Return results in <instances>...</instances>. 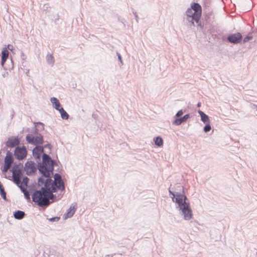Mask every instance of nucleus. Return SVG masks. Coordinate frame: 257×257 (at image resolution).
Segmentation results:
<instances>
[{
	"mask_svg": "<svg viewBox=\"0 0 257 257\" xmlns=\"http://www.w3.org/2000/svg\"><path fill=\"white\" fill-rule=\"evenodd\" d=\"M242 36L240 33L237 32L233 34H229L226 38H223V40L232 43L237 44L241 42Z\"/></svg>",
	"mask_w": 257,
	"mask_h": 257,
	"instance_id": "1a4fd4ad",
	"label": "nucleus"
},
{
	"mask_svg": "<svg viewBox=\"0 0 257 257\" xmlns=\"http://www.w3.org/2000/svg\"><path fill=\"white\" fill-rule=\"evenodd\" d=\"M155 145L157 147H161L163 145V140L160 136H157L154 138Z\"/></svg>",
	"mask_w": 257,
	"mask_h": 257,
	"instance_id": "412c9836",
	"label": "nucleus"
},
{
	"mask_svg": "<svg viewBox=\"0 0 257 257\" xmlns=\"http://www.w3.org/2000/svg\"><path fill=\"white\" fill-rule=\"evenodd\" d=\"M11 172L14 183L17 185L20 184V179L23 177L24 170L18 168L16 165H13L11 169Z\"/></svg>",
	"mask_w": 257,
	"mask_h": 257,
	"instance_id": "0eeeda50",
	"label": "nucleus"
},
{
	"mask_svg": "<svg viewBox=\"0 0 257 257\" xmlns=\"http://www.w3.org/2000/svg\"><path fill=\"white\" fill-rule=\"evenodd\" d=\"M58 111L60 112L61 117L63 119H67L69 118V114L64 110L63 107L60 108Z\"/></svg>",
	"mask_w": 257,
	"mask_h": 257,
	"instance_id": "4be33fe9",
	"label": "nucleus"
},
{
	"mask_svg": "<svg viewBox=\"0 0 257 257\" xmlns=\"http://www.w3.org/2000/svg\"><path fill=\"white\" fill-rule=\"evenodd\" d=\"M15 158L14 153L10 151H7L4 159V163L11 165L14 162Z\"/></svg>",
	"mask_w": 257,
	"mask_h": 257,
	"instance_id": "2eb2a0df",
	"label": "nucleus"
},
{
	"mask_svg": "<svg viewBox=\"0 0 257 257\" xmlns=\"http://www.w3.org/2000/svg\"><path fill=\"white\" fill-rule=\"evenodd\" d=\"M31 133L33 134L34 136H38L39 134H41L38 128L35 127L34 125V128L32 130Z\"/></svg>",
	"mask_w": 257,
	"mask_h": 257,
	"instance_id": "f704fd0d",
	"label": "nucleus"
},
{
	"mask_svg": "<svg viewBox=\"0 0 257 257\" xmlns=\"http://www.w3.org/2000/svg\"><path fill=\"white\" fill-rule=\"evenodd\" d=\"M252 108V109H256L257 110V105H255L254 104H253Z\"/></svg>",
	"mask_w": 257,
	"mask_h": 257,
	"instance_id": "8fccbe9b",
	"label": "nucleus"
},
{
	"mask_svg": "<svg viewBox=\"0 0 257 257\" xmlns=\"http://www.w3.org/2000/svg\"><path fill=\"white\" fill-rule=\"evenodd\" d=\"M7 60L6 59H3V58H1V64L2 67L4 68V69L7 70V69H12L14 68V61L12 60V59H11V67L9 66L8 67H6L5 64Z\"/></svg>",
	"mask_w": 257,
	"mask_h": 257,
	"instance_id": "aec40b11",
	"label": "nucleus"
},
{
	"mask_svg": "<svg viewBox=\"0 0 257 257\" xmlns=\"http://www.w3.org/2000/svg\"><path fill=\"white\" fill-rule=\"evenodd\" d=\"M8 47L10 50L12 51V48H13L12 46H11V45H8Z\"/></svg>",
	"mask_w": 257,
	"mask_h": 257,
	"instance_id": "3c124183",
	"label": "nucleus"
},
{
	"mask_svg": "<svg viewBox=\"0 0 257 257\" xmlns=\"http://www.w3.org/2000/svg\"><path fill=\"white\" fill-rule=\"evenodd\" d=\"M0 164H2V159L0 158Z\"/></svg>",
	"mask_w": 257,
	"mask_h": 257,
	"instance_id": "5fc2aeb1",
	"label": "nucleus"
},
{
	"mask_svg": "<svg viewBox=\"0 0 257 257\" xmlns=\"http://www.w3.org/2000/svg\"><path fill=\"white\" fill-rule=\"evenodd\" d=\"M28 151L25 146H17L14 151L15 158L19 160L25 159L27 157Z\"/></svg>",
	"mask_w": 257,
	"mask_h": 257,
	"instance_id": "6e6552de",
	"label": "nucleus"
},
{
	"mask_svg": "<svg viewBox=\"0 0 257 257\" xmlns=\"http://www.w3.org/2000/svg\"><path fill=\"white\" fill-rule=\"evenodd\" d=\"M45 179L44 186L41 188H45L47 191H51V192L55 193L57 191V182L53 181L50 177L47 176Z\"/></svg>",
	"mask_w": 257,
	"mask_h": 257,
	"instance_id": "9d476101",
	"label": "nucleus"
},
{
	"mask_svg": "<svg viewBox=\"0 0 257 257\" xmlns=\"http://www.w3.org/2000/svg\"><path fill=\"white\" fill-rule=\"evenodd\" d=\"M13 165H16L18 168H20L23 170L24 169V167L23 166V165L22 163L19 162L18 164L15 163Z\"/></svg>",
	"mask_w": 257,
	"mask_h": 257,
	"instance_id": "a19ab883",
	"label": "nucleus"
},
{
	"mask_svg": "<svg viewBox=\"0 0 257 257\" xmlns=\"http://www.w3.org/2000/svg\"><path fill=\"white\" fill-rule=\"evenodd\" d=\"M45 153L44 150L41 146H35L32 150V154L36 161L41 160L42 155Z\"/></svg>",
	"mask_w": 257,
	"mask_h": 257,
	"instance_id": "ddd939ff",
	"label": "nucleus"
},
{
	"mask_svg": "<svg viewBox=\"0 0 257 257\" xmlns=\"http://www.w3.org/2000/svg\"><path fill=\"white\" fill-rule=\"evenodd\" d=\"M76 210V208L74 206H71L67 209V212L64 214V218L65 219L71 217L75 213Z\"/></svg>",
	"mask_w": 257,
	"mask_h": 257,
	"instance_id": "a211bd4d",
	"label": "nucleus"
},
{
	"mask_svg": "<svg viewBox=\"0 0 257 257\" xmlns=\"http://www.w3.org/2000/svg\"><path fill=\"white\" fill-rule=\"evenodd\" d=\"M24 196H25V198L27 199H30V195L29 194V193L28 192V191H27V192H24Z\"/></svg>",
	"mask_w": 257,
	"mask_h": 257,
	"instance_id": "79ce46f5",
	"label": "nucleus"
},
{
	"mask_svg": "<svg viewBox=\"0 0 257 257\" xmlns=\"http://www.w3.org/2000/svg\"><path fill=\"white\" fill-rule=\"evenodd\" d=\"M3 153V151H1V149L0 150V155H1Z\"/></svg>",
	"mask_w": 257,
	"mask_h": 257,
	"instance_id": "4d7b16f0",
	"label": "nucleus"
},
{
	"mask_svg": "<svg viewBox=\"0 0 257 257\" xmlns=\"http://www.w3.org/2000/svg\"><path fill=\"white\" fill-rule=\"evenodd\" d=\"M191 117V115L189 113L186 114L183 116H180L176 118L173 121L172 124L175 125H179L182 123L185 122L187 120Z\"/></svg>",
	"mask_w": 257,
	"mask_h": 257,
	"instance_id": "4468645a",
	"label": "nucleus"
},
{
	"mask_svg": "<svg viewBox=\"0 0 257 257\" xmlns=\"http://www.w3.org/2000/svg\"><path fill=\"white\" fill-rule=\"evenodd\" d=\"M118 21H119L120 22L124 24V22H125V20L123 18L121 19L120 18V17H118Z\"/></svg>",
	"mask_w": 257,
	"mask_h": 257,
	"instance_id": "c03bdc74",
	"label": "nucleus"
},
{
	"mask_svg": "<svg viewBox=\"0 0 257 257\" xmlns=\"http://www.w3.org/2000/svg\"><path fill=\"white\" fill-rule=\"evenodd\" d=\"M0 194L2 198L5 200H7V193L5 190L3 184L0 182Z\"/></svg>",
	"mask_w": 257,
	"mask_h": 257,
	"instance_id": "5701e85b",
	"label": "nucleus"
},
{
	"mask_svg": "<svg viewBox=\"0 0 257 257\" xmlns=\"http://www.w3.org/2000/svg\"><path fill=\"white\" fill-rule=\"evenodd\" d=\"M190 8L194 11L193 14H195L196 19L197 20H200L202 15V8L201 6L197 3H193L191 5Z\"/></svg>",
	"mask_w": 257,
	"mask_h": 257,
	"instance_id": "f8f14e48",
	"label": "nucleus"
},
{
	"mask_svg": "<svg viewBox=\"0 0 257 257\" xmlns=\"http://www.w3.org/2000/svg\"><path fill=\"white\" fill-rule=\"evenodd\" d=\"M50 101L52 104L53 107L57 110H58V109L62 107L59 100L57 98L54 97H51Z\"/></svg>",
	"mask_w": 257,
	"mask_h": 257,
	"instance_id": "6ab92c4d",
	"label": "nucleus"
},
{
	"mask_svg": "<svg viewBox=\"0 0 257 257\" xmlns=\"http://www.w3.org/2000/svg\"><path fill=\"white\" fill-rule=\"evenodd\" d=\"M198 113L199 114L200 117H201V120L204 123H210L211 121L210 119L209 116L205 114L203 111L202 110L199 109L197 111Z\"/></svg>",
	"mask_w": 257,
	"mask_h": 257,
	"instance_id": "dca6fc26",
	"label": "nucleus"
},
{
	"mask_svg": "<svg viewBox=\"0 0 257 257\" xmlns=\"http://www.w3.org/2000/svg\"><path fill=\"white\" fill-rule=\"evenodd\" d=\"M26 140L28 143L36 146H41L44 142V137L42 134L34 136L33 134H28L26 137Z\"/></svg>",
	"mask_w": 257,
	"mask_h": 257,
	"instance_id": "20e7f679",
	"label": "nucleus"
},
{
	"mask_svg": "<svg viewBox=\"0 0 257 257\" xmlns=\"http://www.w3.org/2000/svg\"><path fill=\"white\" fill-rule=\"evenodd\" d=\"M29 178L26 176L23 177L22 181H20V185H23L24 186H27L29 183Z\"/></svg>",
	"mask_w": 257,
	"mask_h": 257,
	"instance_id": "cd10ccee",
	"label": "nucleus"
},
{
	"mask_svg": "<svg viewBox=\"0 0 257 257\" xmlns=\"http://www.w3.org/2000/svg\"><path fill=\"white\" fill-rule=\"evenodd\" d=\"M253 38V36L251 33L248 34L242 40V42L243 43L248 42L249 40H251Z\"/></svg>",
	"mask_w": 257,
	"mask_h": 257,
	"instance_id": "c756f323",
	"label": "nucleus"
},
{
	"mask_svg": "<svg viewBox=\"0 0 257 257\" xmlns=\"http://www.w3.org/2000/svg\"><path fill=\"white\" fill-rule=\"evenodd\" d=\"M133 13L135 16V19H136L137 22H138L139 16L137 14V13L136 12L133 11Z\"/></svg>",
	"mask_w": 257,
	"mask_h": 257,
	"instance_id": "37998d69",
	"label": "nucleus"
},
{
	"mask_svg": "<svg viewBox=\"0 0 257 257\" xmlns=\"http://www.w3.org/2000/svg\"><path fill=\"white\" fill-rule=\"evenodd\" d=\"M54 180L53 181L59 182V180H61V175L58 173H55L54 175Z\"/></svg>",
	"mask_w": 257,
	"mask_h": 257,
	"instance_id": "c9c22d12",
	"label": "nucleus"
},
{
	"mask_svg": "<svg viewBox=\"0 0 257 257\" xmlns=\"http://www.w3.org/2000/svg\"><path fill=\"white\" fill-rule=\"evenodd\" d=\"M59 19V15L57 14V17L55 19V21H54L55 23L56 24L57 23V21H58Z\"/></svg>",
	"mask_w": 257,
	"mask_h": 257,
	"instance_id": "49530a36",
	"label": "nucleus"
},
{
	"mask_svg": "<svg viewBox=\"0 0 257 257\" xmlns=\"http://www.w3.org/2000/svg\"><path fill=\"white\" fill-rule=\"evenodd\" d=\"M41 146L43 147V150H44L45 148H48L50 150H51L52 148V146L49 143H48L47 144H46L43 146L41 145Z\"/></svg>",
	"mask_w": 257,
	"mask_h": 257,
	"instance_id": "4c0bfd02",
	"label": "nucleus"
},
{
	"mask_svg": "<svg viewBox=\"0 0 257 257\" xmlns=\"http://www.w3.org/2000/svg\"><path fill=\"white\" fill-rule=\"evenodd\" d=\"M56 187L57 188V190L59 189L61 191H65V186L62 180H59V182H57Z\"/></svg>",
	"mask_w": 257,
	"mask_h": 257,
	"instance_id": "bb28decb",
	"label": "nucleus"
},
{
	"mask_svg": "<svg viewBox=\"0 0 257 257\" xmlns=\"http://www.w3.org/2000/svg\"><path fill=\"white\" fill-rule=\"evenodd\" d=\"M113 254H107L105 257H112Z\"/></svg>",
	"mask_w": 257,
	"mask_h": 257,
	"instance_id": "864d4df0",
	"label": "nucleus"
},
{
	"mask_svg": "<svg viewBox=\"0 0 257 257\" xmlns=\"http://www.w3.org/2000/svg\"><path fill=\"white\" fill-rule=\"evenodd\" d=\"M21 58L22 59L24 60L26 59V56L25 55H24V53H21Z\"/></svg>",
	"mask_w": 257,
	"mask_h": 257,
	"instance_id": "de8ad7c7",
	"label": "nucleus"
},
{
	"mask_svg": "<svg viewBox=\"0 0 257 257\" xmlns=\"http://www.w3.org/2000/svg\"><path fill=\"white\" fill-rule=\"evenodd\" d=\"M42 162L38 161L39 173L44 177H47L54 171V161L46 153H43L41 157Z\"/></svg>",
	"mask_w": 257,
	"mask_h": 257,
	"instance_id": "7ed1b4c3",
	"label": "nucleus"
},
{
	"mask_svg": "<svg viewBox=\"0 0 257 257\" xmlns=\"http://www.w3.org/2000/svg\"><path fill=\"white\" fill-rule=\"evenodd\" d=\"M50 7H49V4H45L43 6V11L46 12V14L47 13V12H49V9H50Z\"/></svg>",
	"mask_w": 257,
	"mask_h": 257,
	"instance_id": "58836bf2",
	"label": "nucleus"
},
{
	"mask_svg": "<svg viewBox=\"0 0 257 257\" xmlns=\"http://www.w3.org/2000/svg\"><path fill=\"white\" fill-rule=\"evenodd\" d=\"M116 55L117 56L118 60L119 62V63L118 64V65L120 67H121V66H122L123 65V62L122 61V58L121 55L119 53H118L117 52H116Z\"/></svg>",
	"mask_w": 257,
	"mask_h": 257,
	"instance_id": "7c9ffc66",
	"label": "nucleus"
},
{
	"mask_svg": "<svg viewBox=\"0 0 257 257\" xmlns=\"http://www.w3.org/2000/svg\"><path fill=\"white\" fill-rule=\"evenodd\" d=\"M7 149L8 148L7 147H4V148L3 149H1V151H3V153H5V152H7Z\"/></svg>",
	"mask_w": 257,
	"mask_h": 257,
	"instance_id": "a18cd8bd",
	"label": "nucleus"
},
{
	"mask_svg": "<svg viewBox=\"0 0 257 257\" xmlns=\"http://www.w3.org/2000/svg\"><path fill=\"white\" fill-rule=\"evenodd\" d=\"M9 52L6 47H4L2 49V52H1V58H3V59H8L9 57Z\"/></svg>",
	"mask_w": 257,
	"mask_h": 257,
	"instance_id": "393cba45",
	"label": "nucleus"
},
{
	"mask_svg": "<svg viewBox=\"0 0 257 257\" xmlns=\"http://www.w3.org/2000/svg\"><path fill=\"white\" fill-rule=\"evenodd\" d=\"M10 165L5 164L4 163L3 167L1 168V171L3 173H6L10 168Z\"/></svg>",
	"mask_w": 257,
	"mask_h": 257,
	"instance_id": "2f4dec72",
	"label": "nucleus"
},
{
	"mask_svg": "<svg viewBox=\"0 0 257 257\" xmlns=\"http://www.w3.org/2000/svg\"><path fill=\"white\" fill-rule=\"evenodd\" d=\"M193 11L190 8L187 9L186 12V19L187 21V25L191 27L192 26H194V22H195L197 25L201 27L200 20H197L195 18V14H193Z\"/></svg>",
	"mask_w": 257,
	"mask_h": 257,
	"instance_id": "39448f33",
	"label": "nucleus"
},
{
	"mask_svg": "<svg viewBox=\"0 0 257 257\" xmlns=\"http://www.w3.org/2000/svg\"><path fill=\"white\" fill-rule=\"evenodd\" d=\"M34 125L35 126V127L38 128V131L40 132H42L44 130V124L40 121L38 122H33Z\"/></svg>",
	"mask_w": 257,
	"mask_h": 257,
	"instance_id": "b1692460",
	"label": "nucleus"
},
{
	"mask_svg": "<svg viewBox=\"0 0 257 257\" xmlns=\"http://www.w3.org/2000/svg\"><path fill=\"white\" fill-rule=\"evenodd\" d=\"M201 102H198V103H197V106L198 107H200L201 106Z\"/></svg>",
	"mask_w": 257,
	"mask_h": 257,
	"instance_id": "603ef678",
	"label": "nucleus"
},
{
	"mask_svg": "<svg viewBox=\"0 0 257 257\" xmlns=\"http://www.w3.org/2000/svg\"><path fill=\"white\" fill-rule=\"evenodd\" d=\"M13 215L15 219L21 220L24 218L26 214L23 211L18 210L14 212Z\"/></svg>",
	"mask_w": 257,
	"mask_h": 257,
	"instance_id": "f3484780",
	"label": "nucleus"
},
{
	"mask_svg": "<svg viewBox=\"0 0 257 257\" xmlns=\"http://www.w3.org/2000/svg\"><path fill=\"white\" fill-rule=\"evenodd\" d=\"M17 186L20 188L21 191L24 194V192H27L28 191L26 190V188L20 184H18Z\"/></svg>",
	"mask_w": 257,
	"mask_h": 257,
	"instance_id": "ea45409f",
	"label": "nucleus"
},
{
	"mask_svg": "<svg viewBox=\"0 0 257 257\" xmlns=\"http://www.w3.org/2000/svg\"><path fill=\"white\" fill-rule=\"evenodd\" d=\"M21 142L20 139L18 136H12L8 138V140L6 142V146L7 148L12 149L15 148Z\"/></svg>",
	"mask_w": 257,
	"mask_h": 257,
	"instance_id": "9b49d317",
	"label": "nucleus"
},
{
	"mask_svg": "<svg viewBox=\"0 0 257 257\" xmlns=\"http://www.w3.org/2000/svg\"><path fill=\"white\" fill-rule=\"evenodd\" d=\"M186 109H180L179 110V111H178V112H177V113L175 114V115L174 116V117L175 118H177V117H179L181 116H182L184 113H185L186 112Z\"/></svg>",
	"mask_w": 257,
	"mask_h": 257,
	"instance_id": "72a5a7b5",
	"label": "nucleus"
},
{
	"mask_svg": "<svg viewBox=\"0 0 257 257\" xmlns=\"http://www.w3.org/2000/svg\"><path fill=\"white\" fill-rule=\"evenodd\" d=\"M8 74H8V72H5L4 74H3V75H3V77H4V78H5V77H6L7 76H8Z\"/></svg>",
	"mask_w": 257,
	"mask_h": 257,
	"instance_id": "09e8293b",
	"label": "nucleus"
},
{
	"mask_svg": "<svg viewBox=\"0 0 257 257\" xmlns=\"http://www.w3.org/2000/svg\"><path fill=\"white\" fill-rule=\"evenodd\" d=\"M169 193L172 201L177 205L176 208L179 210L180 214L183 216L185 220H190L193 216L192 211L189 201L184 193L174 192L169 189Z\"/></svg>",
	"mask_w": 257,
	"mask_h": 257,
	"instance_id": "f257e3e1",
	"label": "nucleus"
},
{
	"mask_svg": "<svg viewBox=\"0 0 257 257\" xmlns=\"http://www.w3.org/2000/svg\"><path fill=\"white\" fill-rule=\"evenodd\" d=\"M29 191L31 194L32 201L39 206H48L50 203L49 200L55 196L51 191H47L43 188L37 190L36 185L30 186Z\"/></svg>",
	"mask_w": 257,
	"mask_h": 257,
	"instance_id": "f03ea898",
	"label": "nucleus"
},
{
	"mask_svg": "<svg viewBox=\"0 0 257 257\" xmlns=\"http://www.w3.org/2000/svg\"><path fill=\"white\" fill-rule=\"evenodd\" d=\"M3 156L1 154L0 155V158H3Z\"/></svg>",
	"mask_w": 257,
	"mask_h": 257,
	"instance_id": "13d9d810",
	"label": "nucleus"
},
{
	"mask_svg": "<svg viewBox=\"0 0 257 257\" xmlns=\"http://www.w3.org/2000/svg\"><path fill=\"white\" fill-rule=\"evenodd\" d=\"M24 169L28 176H32L36 173L37 170H39L38 163L36 164L34 161H27Z\"/></svg>",
	"mask_w": 257,
	"mask_h": 257,
	"instance_id": "423d86ee",
	"label": "nucleus"
},
{
	"mask_svg": "<svg viewBox=\"0 0 257 257\" xmlns=\"http://www.w3.org/2000/svg\"><path fill=\"white\" fill-rule=\"evenodd\" d=\"M57 163L54 161V163H53L54 166L56 165Z\"/></svg>",
	"mask_w": 257,
	"mask_h": 257,
	"instance_id": "6e6d98bb",
	"label": "nucleus"
},
{
	"mask_svg": "<svg viewBox=\"0 0 257 257\" xmlns=\"http://www.w3.org/2000/svg\"><path fill=\"white\" fill-rule=\"evenodd\" d=\"M205 126H204L203 127V131L207 133L208 132H209L211 129V125H210V123H206V124H205Z\"/></svg>",
	"mask_w": 257,
	"mask_h": 257,
	"instance_id": "473e14b6",
	"label": "nucleus"
},
{
	"mask_svg": "<svg viewBox=\"0 0 257 257\" xmlns=\"http://www.w3.org/2000/svg\"><path fill=\"white\" fill-rule=\"evenodd\" d=\"M60 219V217L59 216H55L48 219V220L51 222H57Z\"/></svg>",
	"mask_w": 257,
	"mask_h": 257,
	"instance_id": "e433bc0d",
	"label": "nucleus"
},
{
	"mask_svg": "<svg viewBox=\"0 0 257 257\" xmlns=\"http://www.w3.org/2000/svg\"><path fill=\"white\" fill-rule=\"evenodd\" d=\"M47 62L52 66L54 65L55 60L52 54H48L46 57Z\"/></svg>",
	"mask_w": 257,
	"mask_h": 257,
	"instance_id": "a878e982",
	"label": "nucleus"
},
{
	"mask_svg": "<svg viewBox=\"0 0 257 257\" xmlns=\"http://www.w3.org/2000/svg\"><path fill=\"white\" fill-rule=\"evenodd\" d=\"M45 177H44L41 175V176L38 178V184L37 185V186L38 188H39L40 186H42L43 185H44L45 181V180L44 179V178H45Z\"/></svg>",
	"mask_w": 257,
	"mask_h": 257,
	"instance_id": "c85d7f7f",
	"label": "nucleus"
}]
</instances>
